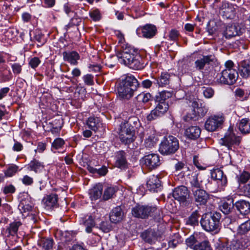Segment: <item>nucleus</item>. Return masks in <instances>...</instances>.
<instances>
[{"label": "nucleus", "mask_w": 250, "mask_h": 250, "mask_svg": "<svg viewBox=\"0 0 250 250\" xmlns=\"http://www.w3.org/2000/svg\"><path fill=\"white\" fill-rule=\"evenodd\" d=\"M117 57L120 63L128 66L130 68L139 70L144 67L140 56L132 48L124 49L123 51L117 54Z\"/></svg>", "instance_id": "nucleus-1"}, {"label": "nucleus", "mask_w": 250, "mask_h": 250, "mask_svg": "<svg viewBox=\"0 0 250 250\" xmlns=\"http://www.w3.org/2000/svg\"><path fill=\"white\" fill-rule=\"evenodd\" d=\"M138 86L139 83L133 76L127 75L120 83L118 88L119 95L122 98L128 99L133 96Z\"/></svg>", "instance_id": "nucleus-2"}, {"label": "nucleus", "mask_w": 250, "mask_h": 250, "mask_svg": "<svg viewBox=\"0 0 250 250\" xmlns=\"http://www.w3.org/2000/svg\"><path fill=\"white\" fill-rule=\"evenodd\" d=\"M221 214L219 212H208L204 214L200 221L203 229L209 232L217 233L220 230Z\"/></svg>", "instance_id": "nucleus-3"}, {"label": "nucleus", "mask_w": 250, "mask_h": 250, "mask_svg": "<svg viewBox=\"0 0 250 250\" xmlns=\"http://www.w3.org/2000/svg\"><path fill=\"white\" fill-rule=\"evenodd\" d=\"M179 142L176 138L168 136L164 138L159 146V152L163 155L174 153L179 148Z\"/></svg>", "instance_id": "nucleus-4"}, {"label": "nucleus", "mask_w": 250, "mask_h": 250, "mask_svg": "<svg viewBox=\"0 0 250 250\" xmlns=\"http://www.w3.org/2000/svg\"><path fill=\"white\" fill-rule=\"evenodd\" d=\"M135 132L129 123H122L120 125L119 138L122 142L125 144L133 142L135 139Z\"/></svg>", "instance_id": "nucleus-5"}, {"label": "nucleus", "mask_w": 250, "mask_h": 250, "mask_svg": "<svg viewBox=\"0 0 250 250\" xmlns=\"http://www.w3.org/2000/svg\"><path fill=\"white\" fill-rule=\"evenodd\" d=\"M156 207L137 205L132 209V215L137 218H146L157 211Z\"/></svg>", "instance_id": "nucleus-6"}, {"label": "nucleus", "mask_w": 250, "mask_h": 250, "mask_svg": "<svg viewBox=\"0 0 250 250\" xmlns=\"http://www.w3.org/2000/svg\"><path fill=\"white\" fill-rule=\"evenodd\" d=\"M225 117L223 114L209 116L205 124V127L208 131H215L224 123Z\"/></svg>", "instance_id": "nucleus-7"}, {"label": "nucleus", "mask_w": 250, "mask_h": 250, "mask_svg": "<svg viewBox=\"0 0 250 250\" xmlns=\"http://www.w3.org/2000/svg\"><path fill=\"white\" fill-rule=\"evenodd\" d=\"M238 77V73L235 69H225L222 71L218 81L221 83L231 85L235 83Z\"/></svg>", "instance_id": "nucleus-8"}, {"label": "nucleus", "mask_w": 250, "mask_h": 250, "mask_svg": "<svg viewBox=\"0 0 250 250\" xmlns=\"http://www.w3.org/2000/svg\"><path fill=\"white\" fill-rule=\"evenodd\" d=\"M241 139L239 136H236L230 130H229L225 134L224 138L220 140V144L226 146L229 149H231L232 147L238 146L240 143Z\"/></svg>", "instance_id": "nucleus-9"}, {"label": "nucleus", "mask_w": 250, "mask_h": 250, "mask_svg": "<svg viewBox=\"0 0 250 250\" xmlns=\"http://www.w3.org/2000/svg\"><path fill=\"white\" fill-rule=\"evenodd\" d=\"M192 115L190 118L196 119L198 117H204L208 112V108L204 104L200 103L199 100L193 101L191 103Z\"/></svg>", "instance_id": "nucleus-10"}, {"label": "nucleus", "mask_w": 250, "mask_h": 250, "mask_svg": "<svg viewBox=\"0 0 250 250\" xmlns=\"http://www.w3.org/2000/svg\"><path fill=\"white\" fill-rule=\"evenodd\" d=\"M154 109L147 116V120L152 121L162 116L167 111L168 105L166 102H158Z\"/></svg>", "instance_id": "nucleus-11"}, {"label": "nucleus", "mask_w": 250, "mask_h": 250, "mask_svg": "<svg viewBox=\"0 0 250 250\" xmlns=\"http://www.w3.org/2000/svg\"><path fill=\"white\" fill-rule=\"evenodd\" d=\"M142 163L149 169L155 168L160 165L159 156L154 153L146 155L142 159Z\"/></svg>", "instance_id": "nucleus-12"}, {"label": "nucleus", "mask_w": 250, "mask_h": 250, "mask_svg": "<svg viewBox=\"0 0 250 250\" xmlns=\"http://www.w3.org/2000/svg\"><path fill=\"white\" fill-rule=\"evenodd\" d=\"M194 199L197 205H205L209 199V194L202 189H192Z\"/></svg>", "instance_id": "nucleus-13"}, {"label": "nucleus", "mask_w": 250, "mask_h": 250, "mask_svg": "<svg viewBox=\"0 0 250 250\" xmlns=\"http://www.w3.org/2000/svg\"><path fill=\"white\" fill-rule=\"evenodd\" d=\"M157 32L155 26L151 24H147L144 26H140L137 29L138 35H142L146 38H151L155 36Z\"/></svg>", "instance_id": "nucleus-14"}, {"label": "nucleus", "mask_w": 250, "mask_h": 250, "mask_svg": "<svg viewBox=\"0 0 250 250\" xmlns=\"http://www.w3.org/2000/svg\"><path fill=\"white\" fill-rule=\"evenodd\" d=\"M211 176L213 179L217 181L218 186L220 188H223L227 185V179L222 170L217 168L211 170Z\"/></svg>", "instance_id": "nucleus-15"}, {"label": "nucleus", "mask_w": 250, "mask_h": 250, "mask_svg": "<svg viewBox=\"0 0 250 250\" xmlns=\"http://www.w3.org/2000/svg\"><path fill=\"white\" fill-rule=\"evenodd\" d=\"M173 197L180 203H184L189 196L188 189L185 186L175 188L172 193Z\"/></svg>", "instance_id": "nucleus-16"}, {"label": "nucleus", "mask_w": 250, "mask_h": 250, "mask_svg": "<svg viewBox=\"0 0 250 250\" xmlns=\"http://www.w3.org/2000/svg\"><path fill=\"white\" fill-rule=\"evenodd\" d=\"M243 29L235 24L228 25L223 32V36L227 39H230L236 36H239L242 34Z\"/></svg>", "instance_id": "nucleus-17"}, {"label": "nucleus", "mask_w": 250, "mask_h": 250, "mask_svg": "<svg viewBox=\"0 0 250 250\" xmlns=\"http://www.w3.org/2000/svg\"><path fill=\"white\" fill-rule=\"evenodd\" d=\"M58 197L55 194H52L44 197L42 204L46 209H51L57 206Z\"/></svg>", "instance_id": "nucleus-18"}, {"label": "nucleus", "mask_w": 250, "mask_h": 250, "mask_svg": "<svg viewBox=\"0 0 250 250\" xmlns=\"http://www.w3.org/2000/svg\"><path fill=\"white\" fill-rule=\"evenodd\" d=\"M63 60L67 61L71 64L76 65L78 64V60L80 59L79 54L75 51L64 52L62 53Z\"/></svg>", "instance_id": "nucleus-19"}, {"label": "nucleus", "mask_w": 250, "mask_h": 250, "mask_svg": "<svg viewBox=\"0 0 250 250\" xmlns=\"http://www.w3.org/2000/svg\"><path fill=\"white\" fill-rule=\"evenodd\" d=\"M146 186L149 190L155 191L161 187V182L157 176L153 175L149 176Z\"/></svg>", "instance_id": "nucleus-20"}, {"label": "nucleus", "mask_w": 250, "mask_h": 250, "mask_svg": "<svg viewBox=\"0 0 250 250\" xmlns=\"http://www.w3.org/2000/svg\"><path fill=\"white\" fill-rule=\"evenodd\" d=\"M223 16L227 19H232L235 15V9L233 5L227 2H223L222 5Z\"/></svg>", "instance_id": "nucleus-21"}, {"label": "nucleus", "mask_w": 250, "mask_h": 250, "mask_svg": "<svg viewBox=\"0 0 250 250\" xmlns=\"http://www.w3.org/2000/svg\"><path fill=\"white\" fill-rule=\"evenodd\" d=\"M103 186L98 184L89 190V195L92 200H96L99 199L103 193Z\"/></svg>", "instance_id": "nucleus-22"}, {"label": "nucleus", "mask_w": 250, "mask_h": 250, "mask_svg": "<svg viewBox=\"0 0 250 250\" xmlns=\"http://www.w3.org/2000/svg\"><path fill=\"white\" fill-rule=\"evenodd\" d=\"M236 207L242 214L246 215L250 212V203L245 200H240L235 203Z\"/></svg>", "instance_id": "nucleus-23"}, {"label": "nucleus", "mask_w": 250, "mask_h": 250, "mask_svg": "<svg viewBox=\"0 0 250 250\" xmlns=\"http://www.w3.org/2000/svg\"><path fill=\"white\" fill-rule=\"evenodd\" d=\"M27 167L28 169L35 173L41 172L44 168L43 163L35 159L32 160Z\"/></svg>", "instance_id": "nucleus-24"}, {"label": "nucleus", "mask_w": 250, "mask_h": 250, "mask_svg": "<svg viewBox=\"0 0 250 250\" xmlns=\"http://www.w3.org/2000/svg\"><path fill=\"white\" fill-rule=\"evenodd\" d=\"M186 136L191 139L198 138L201 134L200 128L197 126H191L188 128L185 131Z\"/></svg>", "instance_id": "nucleus-25"}, {"label": "nucleus", "mask_w": 250, "mask_h": 250, "mask_svg": "<svg viewBox=\"0 0 250 250\" xmlns=\"http://www.w3.org/2000/svg\"><path fill=\"white\" fill-rule=\"evenodd\" d=\"M87 125L89 128L95 132L102 126L100 120L97 117H89L87 121Z\"/></svg>", "instance_id": "nucleus-26"}, {"label": "nucleus", "mask_w": 250, "mask_h": 250, "mask_svg": "<svg viewBox=\"0 0 250 250\" xmlns=\"http://www.w3.org/2000/svg\"><path fill=\"white\" fill-rule=\"evenodd\" d=\"M123 217V213L120 207H117L113 209L110 215V219L111 222L116 223L122 220Z\"/></svg>", "instance_id": "nucleus-27"}, {"label": "nucleus", "mask_w": 250, "mask_h": 250, "mask_svg": "<svg viewBox=\"0 0 250 250\" xmlns=\"http://www.w3.org/2000/svg\"><path fill=\"white\" fill-rule=\"evenodd\" d=\"M141 237L144 241L150 244L154 243L157 239L155 232L151 229L143 232Z\"/></svg>", "instance_id": "nucleus-28"}, {"label": "nucleus", "mask_w": 250, "mask_h": 250, "mask_svg": "<svg viewBox=\"0 0 250 250\" xmlns=\"http://www.w3.org/2000/svg\"><path fill=\"white\" fill-rule=\"evenodd\" d=\"M213 60V57L211 55L204 56L202 58L195 61V66L199 69H202L206 64H208Z\"/></svg>", "instance_id": "nucleus-29"}, {"label": "nucleus", "mask_w": 250, "mask_h": 250, "mask_svg": "<svg viewBox=\"0 0 250 250\" xmlns=\"http://www.w3.org/2000/svg\"><path fill=\"white\" fill-rule=\"evenodd\" d=\"M239 74L244 78L250 77V64L246 61L241 62L239 66Z\"/></svg>", "instance_id": "nucleus-30"}, {"label": "nucleus", "mask_w": 250, "mask_h": 250, "mask_svg": "<svg viewBox=\"0 0 250 250\" xmlns=\"http://www.w3.org/2000/svg\"><path fill=\"white\" fill-rule=\"evenodd\" d=\"M82 223L85 227V231L87 233L92 232V228L95 226V222L91 215H87L83 218Z\"/></svg>", "instance_id": "nucleus-31"}, {"label": "nucleus", "mask_w": 250, "mask_h": 250, "mask_svg": "<svg viewBox=\"0 0 250 250\" xmlns=\"http://www.w3.org/2000/svg\"><path fill=\"white\" fill-rule=\"evenodd\" d=\"M125 153L123 151H119L116 155V166L120 168L125 167L127 162L125 157Z\"/></svg>", "instance_id": "nucleus-32"}, {"label": "nucleus", "mask_w": 250, "mask_h": 250, "mask_svg": "<svg viewBox=\"0 0 250 250\" xmlns=\"http://www.w3.org/2000/svg\"><path fill=\"white\" fill-rule=\"evenodd\" d=\"M239 128L242 133L250 132V120L248 118L242 119L239 123Z\"/></svg>", "instance_id": "nucleus-33"}, {"label": "nucleus", "mask_w": 250, "mask_h": 250, "mask_svg": "<svg viewBox=\"0 0 250 250\" xmlns=\"http://www.w3.org/2000/svg\"><path fill=\"white\" fill-rule=\"evenodd\" d=\"M157 141L154 133L150 132L149 134H147L145 140V145L146 147L151 148L155 145Z\"/></svg>", "instance_id": "nucleus-34"}, {"label": "nucleus", "mask_w": 250, "mask_h": 250, "mask_svg": "<svg viewBox=\"0 0 250 250\" xmlns=\"http://www.w3.org/2000/svg\"><path fill=\"white\" fill-rule=\"evenodd\" d=\"M169 75L167 73H162L159 78L156 79V83L159 86H164L169 84Z\"/></svg>", "instance_id": "nucleus-35"}, {"label": "nucleus", "mask_w": 250, "mask_h": 250, "mask_svg": "<svg viewBox=\"0 0 250 250\" xmlns=\"http://www.w3.org/2000/svg\"><path fill=\"white\" fill-rule=\"evenodd\" d=\"M172 93L168 91H163L156 96V101L157 102H166V100L171 97Z\"/></svg>", "instance_id": "nucleus-36"}, {"label": "nucleus", "mask_w": 250, "mask_h": 250, "mask_svg": "<svg viewBox=\"0 0 250 250\" xmlns=\"http://www.w3.org/2000/svg\"><path fill=\"white\" fill-rule=\"evenodd\" d=\"M250 231V219L242 223L238 227V233L245 234Z\"/></svg>", "instance_id": "nucleus-37"}, {"label": "nucleus", "mask_w": 250, "mask_h": 250, "mask_svg": "<svg viewBox=\"0 0 250 250\" xmlns=\"http://www.w3.org/2000/svg\"><path fill=\"white\" fill-rule=\"evenodd\" d=\"M182 242V238L178 233H174L168 242L169 247L174 248Z\"/></svg>", "instance_id": "nucleus-38"}, {"label": "nucleus", "mask_w": 250, "mask_h": 250, "mask_svg": "<svg viewBox=\"0 0 250 250\" xmlns=\"http://www.w3.org/2000/svg\"><path fill=\"white\" fill-rule=\"evenodd\" d=\"M116 188L113 187H108L106 188L103 195V199L105 200L111 198L116 191Z\"/></svg>", "instance_id": "nucleus-39"}, {"label": "nucleus", "mask_w": 250, "mask_h": 250, "mask_svg": "<svg viewBox=\"0 0 250 250\" xmlns=\"http://www.w3.org/2000/svg\"><path fill=\"white\" fill-rule=\"evenodd\" d=\"M194 250H212V249L209 242L205 240L195 245Z\"/></svg>", "instance_id": "nucleus-40"}, {"label": "nucleus", "mask_w": 250, "mask_h": 250, "mask_svg": "<svg viewBox=\"0 0 250 250\" xmlns=\"http://www.w3.org/2000/svg\"><path fill=\"white\" fill-rule=\"evenodd\" d=\"M199 214L197 211L193 212L189 217L187 224L191 226H196L198 224Z\"/></svg>", "instance_id": "nucleus-41"}, {"label": "nucleus", "mask_w": 250, "mask_h": 250, "mask_svg": "<svg viewBox=\"0 0 250 250\" xmlns=\"http://www.w3.org/2000/svg\"><path fill=\"white\" fill-rule=\"evenodd\" d=\"M19 209L23 215H26L31 210L32 206L29 204H25L23 202H21L19 205Z\"/></svg>", "instance_id": "nucleus-42"}, {"label": "nucleus", "mask_w": 250, "mask_h": 250, "mask_svg": "<svg viewBox=\"0 0 250 250\" xmlns=\"http://www.w3.org/2000/svg\"><path fill=\"white\" fill-rule=\"evenodd\" d=\"M20 225L21 223L19 222H13L10 224L9 228L7 229V231L10 235H14L17 233Z\"/></svg>", "instance_id": "nucleus-43"}, {"label": "nucleus", "mask_w": 250, "mask_h": 250, "mask_svg": "<svg viewBox=\"0 0 250 250\" xmlns=\"http://www.w3.org/2000/svg\"><path fill=\"white\" fill-rule=\"evenodd\" d=\"M40 245L45 250H48L52 248V239H43L40 243Z\"/></svg>", "instance_id": "nucleus-44"}, {"label": "nucleus", "mask_w": 250, "mask_h": 250, "mask_svg": "<svg viewBox=\"0 0 250 250\" xmlns=\"http://www.w3.org/2000/svg\"><path fill=\"white\" fill-rule=\"evenodd\" d=\"M233 208V205L230 203L224 202L220 206L221 211L226 214H229Z\"/></svg>", "instance_id": "nucleus-45"}, {"label": "nucleus", "mask_w": 250, "mask_h": 250, "mask_svg": "<svg viewBox=\"0 0 250 250\" xmlns=\"http://www.w3.org/2000/svg\"><path fill=\"white\" fill-rule=\"evenodd\" d=\"M152 98L151 95L149 93H142L139 94L137 96L138 100L142 101L143 103H146L149 102Z\"/></svg>", "instance_id": "nucleus-46"}, {"label": "nucleus", "mask_w": 250, "mask_h": 250, "mask_svg": "<svg viewBox=\"0 0 250 250\" xmlns=\"http://www.w3.org/2000/svg\"><path fill=\"white\" fill-rule=\"evenodd\" d=\"M197 240L195 238V235H191L186 240V244L189 247H190L194 250V246L197 245L196 244Z\"/></svg>", "instance_id": "nucleus-47"}, {"label": "nucleus", "mask_w": 250, "mask_h": 250, "mask_svg": "<svg viewBox=\"0 0 250 250\" xmlns=\"http://www.w3.org/2000/svg\"><path fill=\"white\" fill-rule=\"evenodd\" d=\"M190 180V183L193 187L196 189L202 187L201 181L199 182L197 177V174L195 173Z\"/></svg>", "instance_id": "nucleus-48"}, {"label": "nucleus", "mask_w": 250, "mask_h": 250, "mask_svg": "<svg viewBox=\"0 0 250 250\" xmlns=\"http://www.w3.org/2000/svg\"><path fill=\"white\" fill-rule=\"evenodd\" d=\"M22 183L25 186H31L34 183L33 178L27 175H24L21 179Z\"/></svg>", "instance_id": "nucleus-49"}, {"label": "nucleus", "mask_w": 250, "mask_h": 250, "mask_svg": "<svg viewBox=\"0 0 250 250\" xmlns=\"http://www.w3.org/2000/svg\"><path fill=\"white\" fill-rule=\"evenodd\" d=\"M250 179V173L247 171H243L239 175V181L242 183L247 182Z\"/></svg>", "instance_id": "nucleus-50"}, {"label": "nucleus", "mask_w": 250, "mask_h": 250, "mask_svg": "<svg viewBox=\"0 0 250 250\" xmlns=\"http://www.w3.org/2000/svg\"><path fill=\"white\" fill-rule=\"evenodd\" d=\"M17 169L18 167L16 166H11L5 170V175L7 177H12L16 173Z\"/></svg>", "instance_id": "nucleus-51"}, {"label": "nucleus", "mask_w": 250, "mask_h": 250, "mask_svg": "<svg viewBox=\"0 0 250 250\" xmlns=\"http://www.w3.org/2000/svg\"><path fill=\"white\" fill-rule=\"evenodd\" d=\"M64 141L62 138H59L55 139L52 144V147L56 149H59L62 147L64 145Z\"/></svg>", "instance_id": "nucleus-52"}, {"label": "nucleus", "mask_w": 250, "mask_h": 250, "mask_svg": "<svg viewBox=\"0 0 250 250\" xmlns=\"http://www.w3.org/2000/svg\"><path fill=\"white\" fill-rule=\"evenodd\" d=\"M83 80L85 84L92 85L94 84L93 76L91 74H86L83 76Z\"/></svg>", "instance_id": "nucleus-53"}, {"label": "nucleus", "mask_w": 250, "mask_h": 250, "mask_svg": "<svg viewBox=\"0 0 250 250\" xmlns=\"http://www.w3.org/2000/svg\"><path fill=\"white\" fill-rule=\"evenodd\" d=\"M89 15L91 19L94 21H99L101 18L100 13L98 9L91 11L89 12Z\"/></svg>", "instance_id": "nucleus-54"}, {"label": "nucleus", "mask_w": 250, "mask_h": 250, "mask_svg": "<svg viewBox=\"0 0 250 250\" xmlns=\"http://www.w3.org/2000/svg\"><path fill=\"white\" fill-rule=\"evenodd\" d=\"M203 93L206 98H210L213 96L214 92L211 88L207 87L203 89Z\"/></svg>", "instance_id": "nucleus-55"}, {"label": "nucleus", "mask_w": 250, "mask_h": 250, "mask_svg": "<svg viewBox=\"0 0 250 250\" xmlns=\"http://www.w3.org/2000/svg\"><path fill=\"white\" fill-rule=\"evenodd\" d=\"M179 36V32L175 29H171L169 33V38L171 41H176Z\"/></svg>", "instance_id": "nucleus-56"}, {"label": "nucleus", "mask_w": 250, "mask_h": 250, "mask_svg": "<svg viewBox=\"0 0 250 250\" xmlns=\"http://www.w3.org/2000/svg\"><path fill=\"white\" fill-rule=\"evenodd\" d=\"M13 72L15 74H19L21 71V66L19 63H14L11 65Z\"/></svg>", "instance_id": "nucleus-57"}, {"label": "nucleus", "mask_w": 250, "mask_h": 250, "mask_svg": "<svg viewBox=\"0 0 250 250\" xmlns=\"http://www.w3.org/2000/svg\"><path fill=\"white\" fill-rule=\"evenodd\" d=\"M41 61L39 58L38 57H34L31 59L29 62V65L33 68H35L37 67L39 64L40 63Z\"/></svg>", "instance_id": "nucleus-58"}, {"label": "nucleus", "mask_w": 250, "mask_h": 250, "mask_svg": "<svg viewBox=\"0 0 250 250\" xmlns=\"http://www.w3.org/2000/svg\"><path fill=\"white\" fill-rule=\"evenodd\" d=\"M15 188L14 186L10 185L5 186L3 188V191L4 194L12 193L15 191Z\"/></svg>", "instance_id": "nucleus-59"}, {"label": "nucleus", "mask_w": 250, "mask_h": 250, "mask_svg": "<svg viewBox=\"0 0 250 250\" xmlns=\"http://www.w3.org/2000/svg\"><path fill=\"white\" fill-rule=\"evenodd\" d=\"M15 144L13 146V150L15 151H20L23 148V146L21 143L14 140Z\"/></svg>", "instance_id": "nucleus-60"}, {"label": "nucleus", "mask_w": 250, "mask_h": 250, "mask_svg": "<svg viewBox=\"0 0 250 250\" xmlns=\"http://www.w3.org/2000/svg\"><path fill=\"white\" fill-rule=\"evenodd\" d=\"M9 91V88L8 87H4L0 89V100L6 96Z\"/></svg>", "instance_id": "nucleus-61"}, {"label": "nucleus", "mask_w": 250, "mask_h": 250, "mask_svg": "<svg viewBox=\"0 0 250 250\" xmlns=\"http://www.w3.org/2000/svg\"><path fill=\"white\" fill-rule=\"evenodd\" d=\"M193 162L194 165L199 169L204 170L205 169L206 167L204 166L201 165L200 163H199V161L198 160L196 156L194 157Z\"/></svg>", "instance_id": "nucleus-62"}, {"label": "nucleus", "mask_w": 250, "mask_h": 250, "mask_svg": "<svg viewBox=\"0 0 250 250\" xmlns=\"http://www.w3.org/2000/svg\"><path fill=\"white\" fill-rule=\"evenodd\" d=\"M243 190L246 195L250 197V183L243 187Z\"/></svg>", "instance_id": "nucleus-63"}, {"label": "nucleus", "mask_w": 250, "mask_h": 250, "mask_svg": "<svg viewBox=\"0 0 250 250\" xmlns=\"http://www.w3.org/2000/svg\"><path fill=\"white\" fill-rule=\"evenodd\" d=\"M152 84V82L149 80H146L142 82V84L144 88H148Z\"/></svg>", "instance_id": "nucleus-64"}]
</instances>
